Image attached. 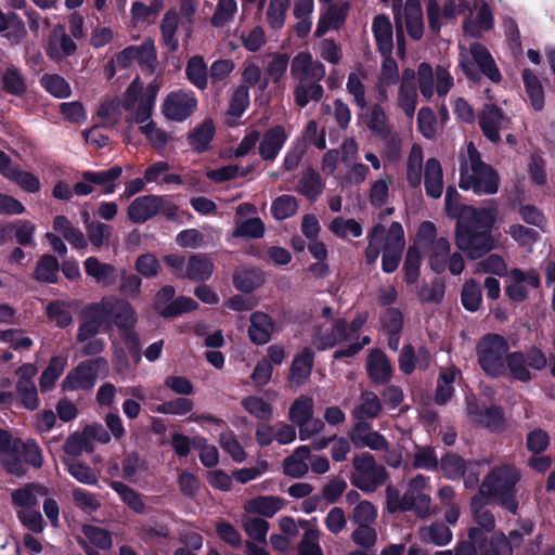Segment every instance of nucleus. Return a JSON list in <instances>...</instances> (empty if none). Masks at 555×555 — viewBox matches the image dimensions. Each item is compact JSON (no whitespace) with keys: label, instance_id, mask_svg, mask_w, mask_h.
Returning <instances> with one entry per match:
<instances>
[{"label":"nucleus","instance_id":"nucleus-1","mask_svg":"<svg viewBox=\"0 0 555 555\" xmlns=\"http://www.w3.org/2000/svg\"><path fill=\"white\" fill-rule=\"evenodd\" d=\"M365 261L373 264L382 254V269L386 273L397 270L405 247L404 230L400 222L393 221L387 228L375 224L367 233Z\"/></svg>","mask_w":555,"mask_h":555},{"label":"nucleus","instance_id":"nucleus-2","mask_svg":"<svg viewBox=\"0 0 555 555\" xmlns=\"http://www.w3.org/2000/svg\"><path fill=\"white\" fill-rule=\"evenodd\" d=\"M466 149L467 155L462 158L460 164V188L472 191L476 195L495 194L500 185L498 172L481 159V155L473 142H468Z\"/></svg>","mask_w":555,"mask_h":555},{"label":"nucleus","instance_id":"nucleus-3","mask_svg":"<svg viewBox=\"0 0 555 555\" xmlns=\"http://www.w3.org/2000/svg\"><path fill=\"white\" fill-rule=\"evenodd\" d=\"M518 480L519 473L514 466L502 465L487 475L476 494L495 501L512 514H516L518 504L515 495Z\"/></svg>","mask_w":555,"mask_h":555},{"label":"nucleus","instance_id":"nucleus-4","mask_svg":"<svg viewBox=\"0 0 555 555\" xmlns=\"http://www.w3.org/2000/svg\"><path fill=\"white\" fill-rule=\"evenodd\" d=\"M459 66L466 77L479 80L481 75L498 83L502 79L493 56L488 48L479 42H473L468 47L460 44Z\"/></svg>","mask_w":555,"mask_h":555},{"label":"nucleus","instance_id":"nucleus-5","mask_svg":"<svg viewBox=\"0 0 555 555\" xmlns=\"http://www.w3.org/2000/svg\"><path fill=\"white\" fill-rule=\"evenodd\" d=\"M162 85V80L156 78L144 87L140 78L135 77L128 86L122 95V106L126 111L131 112L135 122L146 121L152 117Z\"/></svg>","mask_w":555,"mask_h":555},{"label":"nucleus","instance_id":"nucleus-6","mask_svg":"<svg viewBox=\"0 0 555 555\" xmlns=\"http://www.w3.org/2000/svg\"><path fill=\"white\" fill-rule=\"evenodd\" d=\"M91 314L107 320L120 332L133 330L138 323V314L133 306L119 297L105 296L100 301L89 306Z\"/></svg>","mask_w":555,"mask_h":555},{"label":"nucleus","instance_id":"nucleus-7","mask_svg":"<svg viewBox=\"0 0 555 555\" xmlns=\"http://www.w3.org/2000/svg\"><path fill=\"white\" fill-rule=\"evenodd\" d=\"M508 344L498 334L483 336L476 347L478 362L486 374L499 377L506 373Z\"/></svg>","mask_w":555,"mask_h":555},{"label":"nucleus","instance_id":"nucleus-8","mask_svg":"<svg viewBox=\"0 0 555 555\" xmlns=\"http://www.w3.org/2000/svg\"><path fill=\"white\" fill-rule=\"evenodd\" d=\"M352 465L351 483L364 492H374L388 477L386 469L370 453L354 456Z\"/></svg>","mask_w":555,"mask_h":555},{"label":"nucleus","instance_id":"nucleus-9","mask_svg":"<svg viewBox=\"0 0 555 555\" xmlns=\"http://www.w3.org/2000/svg\"><path fill=\"white\" fill-rule=\"evenodd\" d=\"M314 402L309 396H299L289 406L288 420L298 427L301 441L309 440L324 429V423L314 418Z\"/></svg>","mask_w":555,"mask_h":555},{"label":"nucleus","instance_id":"nucleus-10","mask_svg":"<svg viewBox=\"0 0 555 555\" xmlns=\"http://www.w3.org/2000/svg\"><path fill=\"white\" fill-rule=\"evenodd\" d=\"M178 207L166 196L144 195L133 199L128 206V218L135 223H142L162 214L166 218H173Z\"/></svg>","mask_w":555,"mask_h":555},{"label":"nucleus","instance_id":"nucleus-11","mask_svg":"<svg viewBox=\"0 0 555 555\" xmlns=\"http://www.w3.org/2000/svg\"><path fill=\"white\" fill-rule=\"evenodd\" d=\"M455 244L459 249L472 259H478L498 247V240L488 231L470 229V227L456 225Z\"/></svg>","mask_w":555,"mask_h":555},{"label":"nucleus","instance_id":"nucleus-12","mask_svg":"<svg viewBox=\"0 0 555 555\" xmlns=\"http://www.w3.org/2000/svg\"><path fill=\"white\" fill-rule=\"evenodd\" d=\"M547 364L545 354L538 348H531L527 352H512L506 358V372L518 380L528 382L532 378L530 370H543Z\"/></svg>","mask_w":555,"mask_h":555},{"label":"nucleus","instance_id":"nucleus-13","mask_svg":"<svg viewBox=\"0 0 555 555\" xmlns=\"http://www.w3.org/2000/svg\"><path fill=\"white\" fill-rule=\"evenodd\" d=\"M417 80L423 96L430 99L435 91L446 95L453 86V77L448 69L437 66L434 70L428 63H421L417 68Z\"/></svg>","mask_w":555,"mask_h":555},{"label":"nucleus","instance_id":"nucleus-14","mask_svg":"<svg viewBox=\"0 0 555 555\" xmlns=\"http://www.w3.org/2000/svg\"><path fill=\"white\" fill-rule=\"evenodd\" d=\"M197 104V99L192 91L173 90L165 96L162 114L170 121L182 122L193 115Z\"/></svg>","mask_w":555,"mask_h":555},{"label":"nucleus","instance_id":"nucleus-15","mask_svg":"<svg viewBox=\"0 0 555 555\" xmlns=\"http://www.w3.org/2000/svg\"><path fill=\"white\" fill-rule=\"evenodd\" d=\"M540 285V274L535 269L525 271L514 268L508 272L505 294L512 301L522 302L529 297L530 289L539 288Z\"/></svg>","mask_w":555,"mask_h":555},{"label":"nucleus","instance_id":"nucleus-16","mask_svg":"<svg viewBox=\"0 0 555 555\" xmlns=\"http://www.w3.org/2000/svg\"><path fill=\"white\" fill-rule=\"evenodd\" d=\"M289 67L291 76L296 83L321 81L326 75L323 63L313 59L308 51H300L295 54Z\"/></svg>","mask_w":555,"mask_h":555},{"label":"nucleus","instance_id":"nucleus-17","mask_svg":"<svg viewBox=\"0 0 555 555\" xmlns=\"http://www.w3.org/2000/svg\"><path fill=\"white\" fill-rule=\"evenodd\" d=\"M468 8L465 0H446L440 4L438 0L426 1V17L429 29L438 34L446 20H454Z\"/></svg>","mask_w":555,"mask_h":555},{"label":"nucleus","instance_id":"nucleus-18","mask_svg":"<svg viewBox=\"0 0 555 555\" xmlns=\"http://www.w3.org/2000/svg\"><path fill=\"white\" fill-rule=\"evenodd\" d=\"M105 365L106 360L103 358L81 362L63 379V388L65 390L92 389L96 380L98 369Z\"/></svg>","mask_w":555,"mask_h":555},{"label":"nucleus","instance_id":"nucleus-19","mask_svg":"<svg viewBox=\"0 0 555 555\" xmlns=\"http://www.w3.org/2000/svg\"><path fill=\"white\" fill-rule=\"evenodd\" d=\"M256 207L249 203H243L235 210V229L234 237L259 238L264 234V224L259 217L243 219L246 216L255 215Z\"/></svg>","mask_w":555,"mask_h":555},{"label":"nucleus","instance_id":"nucleus-20","mask_svg":"<svg viewBox=\"0 0 555 555\" xmlns=\"http://www.w3.org/2000/svg\"><path fill=\"white\" fill-rule=\"evenodd\" d=\"M348 436L358 449L369 448L373 451H387L389 448L388 440L378 431L373 430L366 422H356Z\"/></svg>","mask_w":555,"mask_h":555},{"label":"nucleus","instance_id":"nucleus-21","mask_svg":"<svg viewBox=\"0 0 555 555\" xmlns=\"http://www.w3.org/2000/svg\"><path fill=\"white\" fill-rule=\"evenodd\" d=\"M499 215L498 205L490 202L488 205L476 208L467 207L463 220L459 221V225L470 227V229L491 232L496 223Z\"/></svg>","mask_w":555,"mask_h":555},{"label":"nucleus","instance_id":"nucleus-22","mask_svg":"<svg viewBox=\"0 0 555 555\" xmlns=\"http://www.w3.org/2000/svg\"><path fill=\"white\" fill-rule=\"evenodd\" d=\"M508 124L509 119L495 105H485L479 115L481 131L493 143L500 142V131L505 129Z\"/></svg>","mask_w":555,"mask_h":555},{"label":"nucleus","instance_id":"nucleus-23","mask_svg":"<svg viewBox=\"0 0 555 555\" xmlns=\"http://www.w3.org/2000/svg\"><path fill=\"white\" fill-rule=\"evenodd\" d=\"M414 80L415 72L411 68L404 69L397 96L398 107L409 119L414 116L418 99Z\"/></svg>","mask_w":555,"mask_h":555},{"label":"nucleus","instance_id":"nucleus-24","mask_svg":"<svg viewBox=\"0 0 555 555\" xmlns=\"http://www.w3.org/2000/svg\"><path fill=\"white\" fill-rule=\"evenodd\" d=\"M299 526L304 533L298 544V555H323L317 518L299 519Z\"/></svg>","mask_w":555,"mask_h":555},{"label":"nucleus","instance_id":"nucleus-25","mask_svg":"<svg viewBox=\"0 0 555 555\" xmlns=\"http://www.w3.org/2000/svg\"><path fill=\"white\" fill-rule=\"evenodd\" d=\"M48 489L44 486L30 483L11 492V500L16 511H26L38 507L39 498L47 496Z\"/></svg>","mask_w":555,"mask_h":555},{"label":"nucleus","instance_id":"nucleus-26","mask_svg":"<svg viewBox=\"0 0 555 555\" xmlns=\"http://www.w3.org/2000/svg\"><path fill=\"white\" fill-rule=\"evenodd\" d=\"M77 49L76 43L66 34L63 25H55L49 38L47 54L53 60H62L72 55Z\"/></svg>","mask_w":555,"mask_h":555},{"label":"nucleus","instance_id":"nucleus-27","mask_svg":"<svg viewBox=\"0 0 555 555\" xmlns=\"http://www.w3.org/2000/svg\"><path fill=\"white\" fill-rule=\"evenodd\" d=\"M327 10L323 13L318 22L314 35L322 37L330 29H338L345 22L346 16L349 12V4L343 3H327Z\"/></svg>","mask_w":555,"mask_h":555},{"label":"nucleus","instance_id":"nucleus-28","mask_svg":"<svg viewBox=\"0 0 555 555\" xmlns=\"http://www.w3.org/2000/svg\"><path fill=\"white\" fill-rule=\"evenodd\" d=\"M83 268L87 276L103 287L111 286L116 282V268L111 263L100 261L94 256L88 257L83 261Z\"/></svg>","mask_w":555,"mask_h":555},{"label":"nucleus","instance_id":"nucleus-29","mask_svg":"<svg viewBox=\"0 0 555 555\" xmlns=\"http://www.w3.org/2000/svg\"><path fill=\"white\" fill-rule=\"evenodd\" d=\"M288 135L283 126H274L266 131L260 143L259 154L264 160L274 159L283 145L285 144Z\"/></svg>","mask_w":555,"mask_h":555},{"label":"nucleus","instance_id":"nucleus-30","mask_svg":"<svg viewBox=\"0 0 555 555\" xmlns=\"http://www.w3.org/2000/svg\"><path fill=\"white\" fill-rule=\"evenodd\" d=\"M285 506V501L280 496L259 495L247 500L243 508L246 514L261 515L263 517H273Z\"/></svg>","mask_w":555,"mask_h":555},{"label":"nucleus","instance_id":"nucleus-31","mask_svg":"<svg viewBox=\"0 0 555 555\" xmlns=\"http://www.w3.org/2000/svg\"><path fill=\"white\" fill-rule=\"evenodd\" d=\"M424 186L429 197L439 198L444 189L443 169L437 158H428L424 166Z\"/></svg>","mask_w":555,"mask_h":555},{"label":"nucleus","instance_id":"nucleus-32","mask_svg":"<svg viewBox=\"0 0 555 555\" xmlns=\"http://www.w3.org/2000/svg\"><path fill=\"white\" fill-rule=\"evenodd\" d=\"M274 331L275 324L268 314L256 311L250 315L248 336L254 344H267L271 339Z\"/></svg>","mask_w":555,"mask_h":555},{"label":"nucleus","instance_id":"nucleus-33","mask_svg":"<svg viewBox=\"0 0 555 555\" xmlns=\"http://www.w3.org/2000/svg\"><path fill=\"white\" fill-rule=\"evenodd\" d=\"M372 31L377 49L383 55H390L393 49L392 25L388 16L378 14L374 17Z\"/></svg>","mask_w":555,"mask_h":555},{"label":"nucleus","instance_id":"nucleus-34","mask_svg":"<svg viewBox=\"0 0 555 555\" xmlns=\"http://www.w3.org/2000/svg\"><path fill=\"white\" fill-rule=\"evenodd\" d=\"M382 411L383 404L378 396L373 391H363L351 415L357 422H365V420L376 418Z\"/></svg>","mask_w":555,"mask_h":555},{"label":"nucleus","instance_id":"nucleus-35","mask_svg":"<svg viewBox=\"0 0 555 555\" xmlns=\"http://www.w3.org/2000/svg\"><path fill=\"white\" fill-rule=\"evenodd\" d=\"M348 339L347 324L344 320H336L331 330H319L313 336V344L320 350L333 348Z\"/></svg>","mask_w":555,"mask_h":555},{"label":"nucleus","instance_id":"nucleus-36","mask_svg":"<svg viewBox=\"0 0 555 555\" xmlns=\"http://www.w3.org/2000/svg\"><path fill=\"white\" fill-rule=\"evenodd\" d=\"M310 447L300 446L283 461V472L292 478H300L309 470Z\"/></svg>","mask_w":555,"mask_h":555},{"label":"nucleus","instance_id":"nucleus-37","mask_svg":"<svg viewBox=\"0 0 555 555\" xmlns=\"http://www.w3.org/2000/svg\"><path fill=\"white\" fill-rule=\"evenodd\" d=\"M370 377L379 384L387 383L391 377V365L386 354L380 350H372L366 360Z\"/></svg>","mask_w":555,"mask_h":555},{"label":"nucleus","instance_id":"nucleus-38","mask_svg":"<svg viewBox=\"0 0 555 555\" xmlns=\"http://www.w3.org/2000/svg\"><path fill=\"white\" fill-rule=\"evenodd\" d=\"M366 126L371 132L380 140H392L393 131L387 121V116L384 108L376 104L370 111L366 118Z\"/></svg>","mask_w":555,"mask_h":555},{"label":"nucleus","instance_id":"nucleus-39","mask_svg":"<svg viewBox=\"0 0 555 555\" xmlns=\"http://www.w3.org/2000/svg\"><path fill=\"white\" fill-rule=\"evenodd\" d=\"M215 124L212 119L207 118L199 125H197L188 134L189 145L196 151L202 153L209 147V144L215 135Z\"/></svg>","mask_w":555,"mask_h":555},{"label":"nucleus","instance_id":"nucleus-40","mask_svg":"<svg viewBox=\"0 0 555 555\" xmlns=\"http://www.w3.org/2000/svg\"><path fill=\"white\" fill-rule=\"evenodd\" d=\"M313 366V351L305 348L292 363L289 380L295 385L304 384L310 376Z\"/></svg>","mask_w":555,"mask_h":555},{"label":"nucleus","instance_id":"nucleus-41","mask_svg":"<svg viewBox=\"0 0 555 555\" xmlns=\"http://www.w3.org/2000/svg\"><path fill=\"white\" fill-rule=\"evenodd\" d=\"M488 502L490 501L478 494H475L470 502V511L474 520L479 526L478 528L486 532L492 531L495 527L494 516L487 508Z\"/></svg>","mask_w":555,"mask_h":555},{"label":"nucleus","instance_id":"nucleus-42","mask_svg":"<svg viewBox=\"0 0 555 555\" xmlns=\"http://www.w3.org/2000/svg\"><path fill=\"white\" fill-rule=\"evenodd\" d=\"M188 80L198 90H205L208 86V69L203 56L194 55L189 59L185 66Z\"/></svg>","mask_w":555,"mask_h":555},{"label":"nucleus","instance_id":"nucleus-43","mask_svg":"<svg viewBox=\"0 0 555 555\" xmlns=\"http://www.w3.org/2000/svg\"><path fill=\"white\" fill-rule=\"evenodd\" d=\"M324 94L320 81L296 83L294 88V101L300 108L306 107L310 102H319Z\"/></svg>","mask_w":555,"mask_h":555},{"label":"nucleus","instance_id":"nucleus-44","mask_svg":"<svg viewBox=\"0 0 555 555\" xmlns=\"http://www.w3.org/2000/svg\"><path fill=\"white\" fill-rule=\"evenodd\" d=\"M418 537L424 543L442 546L452 540V532L444 524L435 522L421 527L418 529Z\"/></svg>","mask_w":555,"mask_h":555},{"label":"nucleus","instance_id":"nucleus-45","mask_svg":"<svg viewBox=\"0 0 555 555\" xmlns=\"http://www.w3.org/2000/svg\"><path fill=\"white\" fill-rule=\"evenodd\" d=\"M2 89L9 94L21 96L27 91L24 74L14 65L7 67L1 77Z\"/></svg>","mask_w":555,"mask_h":555},{"label":"nucleus","instance_id":"nucleus-46","mask_svg":"<svg viewBox=\"0 0 555 555\" xmlns=\"http://www.w3.org/2000/svg\"><path fill=\"white\" fill-rule=\"evenodd\" d=\"M249 105V91L247 86L237 87L230 100L228 107L227 122L234 126L236 120L242 117Z\"/></svg>","mask_w":555,"mask_h":555},{"label":"nucleus","instance_id":"nucleus-47","mask_svg":"<svg viewBox=\"0 0 555 555\" xmlns=\"http://www.w3.org/2000/svg\"><path fill=\"white\" fill-rule=\"evenodd\" d=\"M423 150L418 144L412 145L406 160V181L413 189L422 183Z\"/></svg>","mask_w":555,"mask_h":555},{"label":"nucleus","instance_id":"nucleus-48","mask_svg":"<svg viewBox=\"0 0 555 555\" xmlns=\"http://www.w3.org/2000/svg\"><path fill=\"white\" fill-rule=\"evenodd\" d=\"M178 26V12L175 9L168 10L160 22V31L163 42L170 51H177L179 48V41L176 37Z\"/></svg>","mask_w":555,"mask_h":555},{"label":"nucleus","instance_id":"nucleus-49","mask_svg":"<svg viewBox=\"0 0 555 555\" xmlns=\"http://www.w3.org/2000/svg\"><path fill=\"white\" fill-rule=\"evenodd\" d=\"M404 25L409 36L420 40L424 35V16L422 5L404 4Z\"/></svg>","mask_w":555,"mask_h":555},{"label":"nucleus","instance_id":"nucleus-50","mask_svg":"<svg viewBox=\"0 0 555 555\" xmlns=\"http://www.w3.org/2000/svg\"><path fill=\"white\" fill-rule=\"evenodd\" d=\"M366 78V70L360 67L348 75L346 85L348 93L353 96L354 103L361 108H364L367 105L364 86Z\"/></svg>","mask_w":555,"mask_h":555},{"label":"nucleus","instance_id":"nucleus-51","mask_svg":"<svg viewBox=\"0 0 555 555\" xmlns=\"http://www.w3.org/2000/svg\"><path fill=\"white\" fill-rule=\"evenodd\" d=\"M121 172V167L115 166L104 171H86L82 173V178L102 186L105 194H111L115 190L114 182L120 177Z\"/></svg>","mask_w":555,"mask_h":555},{"label":"nucleus","instance_id":"nucleus-52","mask_svg":"<svg viewBox=\"0 0 555 555\" xmlns=\"http://www.w3.org/2000/svg\"><path fill=\"white\" fill-rule=\"evenodd\" d=\"M477 25L472 21H465L463 24L464 35L469 37H479L482 31H488L493 27V15L488 4H482L476 16Z\"/></svg>","mask_w":555,"mask_h":555},{"label":"nucleus","instance_id":"nucleus-53","mask_svg":"<svg viewBox=\"0 0 555 555\" xmlns=\"http://www.w3.org/2000/svg\"><path fill=\"white\" fill-rule=\"evenodd\" d=\"M291 0H269L266 9V22L272 30L284 27Z\"/></svg>","mask_w":555,"mask_h":555},{"label":"nucleus","instance_id":"nucleus-54","mask_svg":"<svg viewBox=\"0 0 555 555\" xmlns=\"http://www.w3.org/2000/svg\"><path fill=\"white\" fill-rule=\"evenodd\" d=\"M522 80L526 93L534 111H541L544 106V92L539 78L529 69L522 72Z\"/></svg>","mask_w":555,"mask_h":555},{"label":"nucleus","instance_id":"nucleus-55","mask_svg":"<svg viewBox=\"0 0 555 555\" xmlns=\"http://www.w3.org/2000/svg\"><path fill=\"white\" fill-rule=\"evenodd\" d=\"M506 233L519 247L529 250H531L533 245L540 241V234L538 231L521 223L509 224Z\"/></svg>","mask_w":555,"mask_h":555},{"label":"nucleus","instance_id":"nucleus-56","mask_svg":"<svg viewBox=\"0 0 555 555\" xmlns=\"http://www.w3.org/2000/svg\"><path fill=\"white\" fill-rule=\"evenodd\" d=\"M459 371L454 366H448L440 371L435 400L444 404L453 395V384L456 380Z\"/></svg>","mask_w":555,"mask_h":555},{"label":"nucleus","instance_id":"nucleus-57","mask_svg":"<svg viewBox=\"0 0 555 555\" xmlns=\"http://www.w3.org/2000/svg\"><path fill=\"white\" fill-rule=\"evenodd\" d=\"M450 254V243L440 237L431 241L428 247L429 264L436 272H442L446 268L447 258Z\"/></svg>","mask_w":555,"mask_h":555},{"label":"nucleus","instance_id":"nucleus-58","mask_svg":"<svg viewBox=\"0 0 555 555\" xmlns=\"http://www.w3.org/2000/svg\"><path fill=\"white\" fill-rule=\"evenodd\" d=\"M399 80V69L397 62L390 55H384L380 76L378 80V91L382 100L387 99L386 88L395 85Z\"/></svg>","mask_w":555,"mask_h":555},{"label":"nucleus","instance_id":"nucleus-59","mask_svg":"<svg viewBox=\"0 0 555 555\" xmlns=\"http://www.w3.org/2000/svg\"><path fill=\"white\" fill-rule=\"evenodd\" d=\"M264 282L263 273L258 269H241L234 276V284L237 289L250 293L260 287Z\"/></svg>","mask_w":555,"mask_h":555},{"label":"nucleus","instance_id":"nucleus-60","mask_svg":"<svg viewBox=\"0 0 555 555\" xmlns=\"http://www.w3.org/2000/svg\"><path fill=\"white\" fill-rule=\"evenodd\" d=\"M214 271L212 262L203 256H192L186 264L185 276L194 282L205 281Z\"/></svg>","mask_w":555,"mask_h":555},{"label":"nucleus","instance_id":"nucleus-61","mask_svg":"<svg viewBox=\"0 0 555 555\" xmlns=\"http://www.w3.org/2000/svg\"><path fill=\"white\" fill-rule=\"evenodd\" d=\"M0 33H5L4 36L15 42L21 41L27 35L25 25L16 14L5 15L0 11Z\"/></svg>","mask_w":555,"mask_h":555},{"label":"nucleus","instance_id":"nucleus-62","mask_svg":"<svg viewBox=\"0 0 555 555\" xmlns=\"http://www.w3.org/2000/svg\"><path fill=\"white\" fill-rule=\"evenodd\" d=\"M135 47V57L141 69L147 74H153L157 66V55L154 41L147 38L140 46Z\"/></svg>","mask_w":555,"mask_h":555},{"label":"nucleus","instance_id":"nucleus-63","mask_svg":"<svg viewBox=\"0 0 555 555\" xmlns=\"http://www.w3.org/2000/svg\"><path fill=\"white\" fill-rule=\"evenodd\" d=\"M60 264L52 255H43L36 267L35 279L39 282L54 283L57 278Z\"/></svg>","mask_w":555,"mask_h":555},{"label":"nucleus","instance_id":"nucleus-64","mask_svg":"<svg viewBox=\"0 0 555 555\" xmlns=\"http://www.w3.org/2000/svg\"><path fill=\"white\" fill-rule=\"evenodd\" d=\"M40 83L46 89V91L59 99L68 98L72 93L69 83L63 77L56 74L43 75L40 79Z\"/></svg>","mask_w":555,"mask_h":555}]
</instances>
